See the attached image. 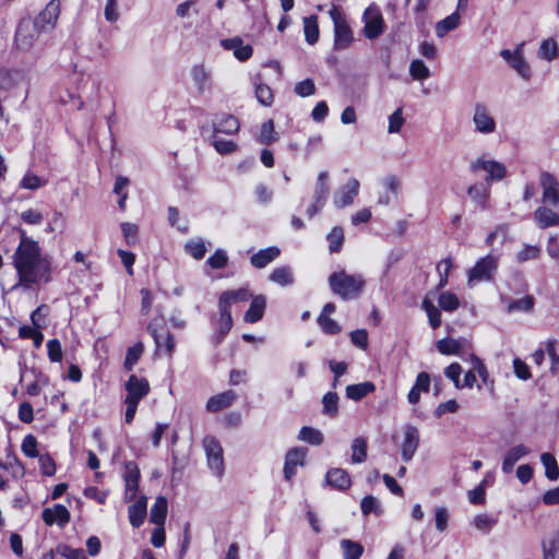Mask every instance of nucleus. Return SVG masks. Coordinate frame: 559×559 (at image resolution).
<instances>
[{"instance_id":"2","label":"nucleus","mask_w":559,"mask_h":559,"mask_svg":"<svg viewBox=\"0 0 559 559\" xmlns=\"http://www.w3.org/2000/svg\"><path fill=\"white\" fill-rule=\"evenodd\" d=\"M328 281L333 294L343 300L357 299L366 284L361 274H349L344 270L333 272Z\"/></svg>"},{"instance_id":"7","label":"nucleus","mask_w":559,"mask_h":559,"mask_svg":"<svg viewBox=\"0 0 559 559\" xmlns=\"http://www.w3.org/2000/svg\"><path fill=\"white\" fill-rule=\"evenodd\" d=\"M328 171H321L318 175L313 191L312 203L307 209V215L313 217L325 204L330 194V186L328 183Z\"/></svg>"},{"instance_id":"23","label":"nucleus","mask_w":559,"mask_h":559,"mask_svg":"<svg viewBox=\"0 0 559 559\" xmlns=\"http://www.w3.org/2000/svg\"><path fill=\"white\" fill-rule=\"evenodd\" d=\"M530 450L524 444H518L511 448L504 455L502 461V472L510 474L513 471L515 463L523 456L528 454Z\"/></svg>"},{"instance_id":"25","label":"nucleus","mask_w":559,"mask_h":559,"mask_svg":"<svg viewBox=\"0 0 559 559\" xmlns=\"http://www.w3.org/2000/svg\"><path fill=\"white\" fill-rule=\"evenodd\" d=\"M280 253H281V251L277 247H269L266 249H262V250L258 251L257 253H254L251 257L250 261L254 267L263 269L269 263L274 261L280 255Z\"/></svg>"},{"instance_id":"49","label":"nucleus","mask_w":559,"mask_h":559,"mask_svg":"<svg viewBox=\"0 0 559 559\" xmlns=\"http://www.w3.org/2000/svg\"><path fill=\"white\" fill-rule=\"evenodd\" d=\"M436 346L443 355H455L461 349V343L450 337L438 341Z\"/></svg>"},{"instance_id":"13","label":"nucleus","mask_w":559,"mask_h":559,"mask_svg":"<svg viewBox=\"0 0 559 559\" xmlns=\"http://www.w3.org/2000/svg\"><path fill=\"white\" fill-rule=\"evenodd\" d=\"M539 183L543 189V202L552 205L559 204V182L557 178L548 171H543L539 175Z\"/></svg>"},{"instance_id":"10","label":"nucleus","mask_w":559,"mask_h":559,"mask_svg":"<svg viewBox=\"0 0 559 559\" xmlns=\"http://www.w3.org/2000/svg\"><path fill=\"white\" fill-rule=\"evenodd\" d=\"M60 14V2L51 0L46 8L35 19L34 23L41 32H48L55 28Z\"/></svg>"},{"instance_id":"63","label":"nucleus","mask_w":559,"mask_h":559,"mask_svg":"<svg viewBox=\"0 0 559 559\" xmlns=\"http://www.w3.org/2000/svg\"><path fill=\"white\" fill-rule=\"evenodd\" d=\"M295 93L300 97H307L313 95L316 92L314 83L311 79H306L301 82H298L295 85Z\"/></svg>"},{"instance_id":"5","label":"nucleus","mask_w":559,"mask_h":559,"mask_svg":"<svg viewBox=\"0 0 559 559\" xmlns=\"http://www.w3.org/2000/svg\"><path fill=\"white\" fill-rule=\"evenodd\" d=\"M330 16L334 23V49L345 50L354 40L353 32L335 8L330 11Z\"/></svg>"},{"instance_id":"17","label":"nucleus","mask_w":559,"mask_h":559,"mask_svg":"<svg viewBox=\"0 0 559 559\" xmlns=\"http://www.w3.org/2000/svg\"><path fill=\"white\" fill-rule=\"evenodd\" d=\"M43 520L47 525L57 523L58 525L63 526L69 522L70 513L64 506L56 504L52 509H44Z\"/></svg>"},{"instance_id":"32","label":"nucleus","mask_w":559,"mask_h":559,"mask_svg":"<svg viewBox=\"0 0 559 559\" xmlns=\"http://www.w3.org/2000/svg\"><path fill=\"white\" fill-rule=\"evenodd\" d=\"M167 516V500L159 496L151 508L150 521L156 525H164Z\"/></svg>"},{"instance_id":"14","label":"nucleus","mask_w":559,"mask_h":559,"mask_svg":"<svg viewBox=\"0 0 559 559\" xmlns=\"http://www.w3.org/2000/svg\"><path fill=\"white\" fill-rule=\"evenodd\" d=\"M419 445V432L415 426L406 425L404 427V439L401 445L402 457L405 462L413 459Z\"/></svg>"},{"instance_id":"20","label":"nucleus","mask_w":559,"mask_h":559,"mask_svg":"<svg viewBox=\"0 0 559 559\" xmlns=\"http://www.w3.org/2000/svg\"><path fill=\"white\" fill-rule=\"evenodd\" d=\"M140 478V472L134 463L126 464L124 483H126V499H135L138 491V483Z\"/></svg>"},{"instance_id":"26","label":"nucleus","mask_w":559,"mask_h":559,"mask_svg":"<svg viewBox=\"0 0 559 559\" xmlns=\"http://www.w3.org/2000/svg\"><path fill=\"white\" fill-rule=\"evenodd\" d=\"M376 385L373 382L366 381L357 384H349L346 386V397L353 401H360L368 394L374 392Z\"/></svg>"},{"instance_id":"46","label":"nucleus","mask_w":559,"mask_h":559,"mask_svg":"<svg viewBox=\"0 0 559 559\" xmlns=\"http://www.w3.org/2000/svg\"><path fill=\"white\" fill-rule=\"evenodd\" d=\"M143 352L144 345L142 342H138L134 346L129 347L123 364L124 368L129 371L132 370L142 356Z\"/></svg>"},{"instance_id":"30","label":"nucleus","mask_w":559,"mask_h":559,"mask_svg":"<svg viewBox=\"0 0 559 559\" xmlns=\"http://www.w3.org/2000/svg\"><path fill=\"white\" fill-rule=\"evenodd\" d=\"M535 221L540 228H547L559 224V215L552 210L540 206L535 213Z\"/></svg>"},{"instance_id":"33","label":"nucleus","mask_w":559,"mask_h":559,"mask_svg":"<svg viewBox=\"0 0 559 559\" xmlns=\"http://www.w3.org/2000/svg\"><path fill=\"white\" fill-rule=\"evenodd\" d=\"M340 397L335 392H328L322 397V414L330 417L336 418L340 411Z\"/></svg>"},{"instance_id":"38","label":"nucleus","mask_w":559,"mask_h":559,"mask_svg":"<svg viewBox=\"0 0 559 559\" xmlns=\"http://www.w3.org/2000/svg\"><path fill=\"white\" fill-rule=\"evenodd\" d=\"M255 139L263 145H271L277 141L273 120H267L261 124L259 134Z\"/></svg>"},{"instance_id":"34","label":"nucleus","mask_w":559,"mask_h":559,"mask_svg":"<svg viewBox=\"0 0 559 559\" xmlns=\"http://www.w3.org/2000/svg\"><path fill=\"white\" fill-rule=\"evenodd\" d=\"M218 309L219 319L217 322L218 334L216 336V342L221 343L233 326V318L229 309L223 306H218Z\"/></svg>"},{"instance_id":"58","label":"nucleus","mask_w":559,"mask_h":559,"mask_svg":"<svg viewBox=\"0 0 559 559\" xmlns=\"http://www.w3.org/2000/svg\"><path fill=\"white\" fill-rule=\"evenodd\" d=\"M405 122L402 108H397L392 115L389 116V133H399Z\"/></svg>"},{"instance_id":"31","label":"nucleus","mask_w":559,"mask_h":559,"mask_svg":"<svg viewBox=\"0 0 559 559\" xmlns=\"http://www.w3.org/2000/svg\"><path fill=\"white\" fill-rule=\"evenodd\" d=\"M238 130L239 122L231 115H224L214 122V133L233 134Z\"/></svg>"},{"instance_id":"18","label":"nucleus","mask_w":559,"mask_h":559,"mask_svg":"<svg viewBox=\"0 0 559 559\" xmlns=\"http://www.w3.org/2000/svg\"><path fill=\"white\" fill-rule=\"evenodd\" d=\"M325 481L329 486L337 490H346L350 487L352 480L349 474L342 468H331L325 475Z\"/></svg>"},{"instance_id":"61","label":"nucleus","mask_w":559,"mask_h":559,"mask_svg":"<svg viewBox=\"0 0 559 559\" xmlns=\"http://www.w3.org/2000/svg\"><path fill=\"white\" fill-rule=\"evenodd\" d=\"M47 354L52 362H60L62 360V347L57 338L47 342Z\"/></svg>"},{"instance_id":"52","label":"nucleus","mask_w":559,"mask_h":559,"mask_svg":"<svg viewBox=\"0 0 559 559\" xmlns=\"http://www.w3.org/2000/svg\"><path fill=\"white\" fill-rule=\"evenodd\" d=\"M409 73L414 80H426L430 76L429 68L418 59L411 62Z\"/></svg>"},{"instance_id":"11","label":"nucleus","mask_w":559,"mask_h":559,"mask_svg":"<svg viewBox=\"0 0 559 559\" xmlns=\"http://www.w3.org/2000/svg\"><path fill=\"white\" fill-rule=\"evenodd\" d=\"M39 32L40 31L35 25V23L29 21H22L19 24L15 33V43L17 48L22 50L29 49L34 45Z\"/></svg>"},{"instance_id":"64","label":"nucleus","mask_w":559,"mask_h":559,"mask_svg":"<svg viewBox=\"0 0 559 559\" xmlns=\"http://www.w3.org/2000/svg\"><path fill=\"white\" fill-rule=\"evenodd\" d=\"M45 185V181L41 180L37 175L27 173L23 177L21 181V187L28 190H36Z\"/></svg>"},{"instance_id":"47","label":"nucleus","mask_w":559,"mask_h":559,"mask_svg":"<svg viewBox=\"0 0 559 559\" xmlns=\"http://www.w3.org/2000/svg\"><path fill=\"white\" fill-rule=\"evenodd\" d=\"M52 554H58L66 559H86L85 552L82 548H72L67 544H59Z\"/></svg>"},{"instance_id":"51","label":"nucleus","mask_w":559,"mask_h":559,"mask_svg":"<svg viewBox=\"0 0 559 559\" xmlns=\"http://www.w3.org/2000/svg\"><path fill=\"white\" fill-rule=\"evenodd\" d=\"M438 304L442 310L452 312L457 309L460 301L454 294L450 292H443L439 296Z\"/></svg>"},{"instance_id":"55","label":"nucleus","mask_w":559,"mask_h":559,"mask_svg":"<svg viewBox=\"0 0 559 559\" xmlns=\"http://www.w3.org/2000/svg\"><path fill=\"white\" fill-rule=\"evenodd\" d=\"M255 97L263 106H271L274 99L273 92L266 84L255 86Z\"/></svg>"},{"instance_id":"8","label":"nucleus","mask_w":559,"mask_h":559,"mask_svg":"<svg viewBox=\"0 0 559 559\" xmlns=\"http://www.w3.org/2000/svg\"><path fill=\"white\" fill-rule=\"evenodd\" d=\"M362 20L365 22L364 35L367 38L374 39L383 33V17L377 7H368L364 12Z\"/></svg>"},{"instance_id":"37","label":"nucleus","mask_w":559,"mask_h":559,"mask_svg":"<svg viewBox=\"0 0 559 559\" xmlns=\"http://www.w3.org/2000/svg\"><path fill=\"white\" fill-rule=\"evenodd\" d=\"M523 79H530L531 68L523 56V44L516 47V56L509 63Z\"/></svg>"},{"instance_id":"3","label":"nucleus","mask_w":559,"mask_h":559,"mask_svg":"<svg viewBox=\"0 0 559 559\" xmlns=\"http://www.w3.org/2000/svg\"><path fill=\"white\" fill-rule=\"evenodd\" d=\"M124 389L127 392L124 397L126 423L131 424L134 419L140 401L150 393V383L145 378L131 374L124 384Z\"/></svg>"},{"instance_id":"40","label":"nucleus","mask_w":559,"mask_h":559,"mask_svg":"<svg viewBox=\"0 0 559 559\" xmlns=\"http://www.w3.org/2000/svg\"><path fill=\"white\" fill-rule=\"evenodd\" d=\"M367 459V441L361 438H355L352 443V462L359 464Z\"/></svg>"},{"instance_id":"60","label":"nucleus","mask_w":559,"mask_h":559,"mask_svg":"<svg viewBox=\"0 0 559 559\" xmlns=\"http://www.w3.org/2000/svg\"><path fill=\"white\" fill-rule=\"evenodd\" d=\"M452 269V260L451 258H447L441 260L437 265V271L440 276L439 285L438 287H444L448 284V277L449 273Z\"/></svg>"},{"instance_id":"42","label":"nucleus","mask_w":559,"mask_h":559,"mask_svg":"<svg viewBox=\"0 0 559 559\" xmlns=\"http://www.w3.org/2000/svg\"><path fill=\"white\" fill-rule=\"evenodd\" d=\"M341 548L345 559H359L364 552V547L350 539H342Z\"/></svg>"},{"instance_id":"35","label":"nucleus","mask_w":559,"mask_h":559,"mask_svg":"<svg viewBox=\"0 0 559 559\" xmlns=\"http://www.w3.org/2000/svg\"><path fill=\"white\" fill-rule=\"evenodd\" d=\"M460 20H461V16H460V13L459 12H453L452 14H450L449 16H447L445 19L439 21L437 24H436V34L438 37H444L449 32L455 29L459 24H460Z\"/></svg>"},{"instance_id":"43","label":"nucleus","mask_w":559,"mask_h":559,"mask_svg":"<svg viewBox=\"0 0 559 559\" xmlns=\"http://www.w3.org/2000/svg\"><path fill=\"white\" fill-rule=\"evenodd\" d=\"M200 13L199 0H187L179 3L176 8V15L180 19H189Z\"/></svg>"},{"instance_id":"9","label":"nucleus","mask_w":559,"mask_h":559,"mask_svg":"<svg viewBox=\"0 0 559 559\" xmlns=\"http://www.w3.org/2000/svg\"><path fill=\"white\" fill-rule=\"evenodd\" d=\"M473 122L475 130L481 134H491L496 131V120L484 104L475 105Z\"/></svg>"},{"instance_id":"24","label":"nucleus","mask_w":559,"mask_h":559,"mask_svg":"<svg viewBox=\"0 0 559 559\" xmlns=\"http://www.w3.org/2000/svg\"><path fill=\"white\" fill-rule=\"evenodd\" d=\"M191 78L199 93H204L211 88V73L203 64H195L191 69Z\"/></svg>"},{"instance_id":"29","label":"nucleus","mask_w":559,"mask_h":559,"mask_svg":"<svg viewBox=\"0 0 559 559\" xmlns=\"http://www.w3.org/2000/svg\"><path fill=\"white\" fill-rule=\"evenodd\" d=\"M147 330L151 333L152 337L154 338L156 347L158 349L165 347L167 353L171 354L175 347L173 334L166 330L158 333L157 330L153 326V324H148Z\"/></svg>"},{"instance_id":"48","label":"nucleus","mask_w":559,"mask_h":559,"mask_svg":"<svg viewBox=\"0 0 559 559\" xmlns=\"http://www.w3.org/2000/svg\"><path fill=\"white\" fill-rule=\"evenodd\" d=\"M534 306V297L525 296L523 298L512 300L508 305V312H526L530 311Z\"/></svg>"},{"instance_id":"50","label":"nucleus","mask_w":559,"mask_h":559,"mask_svg":"<svg viewBox=\"0 0 559 559\" xmlns=\"http://www.w3.org/2000/svg\"><path fill=\"white\" fill-rule=\"evenodd\" d=\"M186 251L194 259L201 260L206 252L203 239H192L186 243Z\"/></svg>"},{"instance_id":"36","label":"nucleus","mask_w":559,"mask_h":559,"mask_svg":"<svg viewBox=\"0 0 559 559\" xmlns=\"http://www.w3.org/2000/svg\"><path fill=\"white\" fill-rule=\"evenodd\" d=\"M304 33L306 41L309 45H314L319 39L318 17L310 15L304 19Z\"/></svg>"},{"instance_id":"12","label":"nucleus","mask_w":559,"mask_h":559,"mask_svg":"<svg viewBox=\"0 0 559 559\" xmlns=\"http://www.w3.org/2000/svg\"><path fill=\"white\" fill-rule=\"evenodd\" d=\"M360 183L357 179L350 178L344 186L340 187L333 197V204L337 209L350 205L359 192Z\"/></svg>"},{"instance_id":"44","label":"nucleus","mask_w":559,"mask_h":559,"mask_svg":"<svg viewBox=\"0 0 559 559\" xmlns=\"http://www.w3.org/2000/svg\"><path fill=\"white\" fill-rule=\"evenodd\" d=\"M539 58L551 61L558 57V45L554 38H548L540 44L538 49Z\"/></svg>"},{"instance_id":"15","label":"nucleus","mask_w":559,"mask_h":559,"mask_svg":"<svg viewBox=\"0 0 559 559\" xmlns=\"http://www.w3.org/2000/svg\"><path fill=\"white\" fill-rule=\"evenodd\" d=\"M306 453V450L300 448H294L287 452L284 464V477L286 480H290L295 476L297 466L304 465Z\"/></svg>"},{"instance_id":"39","label":"nucleus","mask_w":559,"mask_h":559,"mask_svg":"<svg viewBox=\"0 0 559 559\" xmlns=\"http://www.w3.org/2000/svg\"><path fill=\"white\" fill-rule=\"evenodd\" d=\"M298 439L312 445H320L323 442V433L319 429L305 426L300 429Z\"/></svg>"},{"instance_id":"41","label":"nucleus","mask_w":559,"mask_h":559,"mask_svg":"<svg viewBox=\"0 0 559 559\" xmlns=\"http://www.w3.org/2000/svg\"><path fill=\"white\" fill-rule=\"evenodd\" d=\"M540 461L545 467L546 477L550 480H557L559 477V467L555 456L550 453H543Z\"/></svg>"},{"instance_id":"19","label":"nucleus","mask_w":559,"mask_h":559,"mask_svg":"<svg viewBox=\"0 0 559 559\" xmlns=\"http://www.w3.org/2000/svg\"><path fill=\"white\" fill-rule=\"evenodd\" d=\"M147 499L145 496H141L136 501L131 504L128 509L130 524L133 527H140L147 514Z\"/></svg>"},{"instance_id":"6","label":"nucleus","mask_w":559,"mask_h":559,"mask_svg":"<svg viewBox=\"0 0 559 559\" xmlns=\"http://www.w3.org/2000/svg\"><path fill=\"white\" fill-rule=\"evenodd\" d=\"M203 447L209 467L215 475L222 476L224 473V456L221 443L214 437L207 436L203 439Z\"/></svg>"},{"instance_id":"22","label":"nucleus","mask_w":559,"mask_h":559,"mask_svg":"<svg viewBox=\"0 0 559 559\" xmlns=\"http://www.w3.org/2000/svg\"><path fill=\"white\" fill-rule=\"evenodd\" d=\"M237 395L234 391L228 390L209 399L206 409L211 413L219 412L233 404Z\"/></svg>"},{"instance_id":"21","label":"nucleus","mask_w":559,"mask_h":559,"mask_svg":"<svg viewBox=\"0 0 559 559\" xmlns=\"http://www.w3.org/2000/svg\"><path fill=\"white\" fill-rule=\"evenodd\" d=\"M252 297L247 288H238L236 290L224 292L218 299V306H223L230 310L231 306L237 302H245Z\"/></svg>"},{"instance_id":"16","label":"nucleus","mask_w":559,"mask_h":559,"mask_svg":"<svg viewBox=\"0 0 559 559\" xmlns=\"http://www.w3.org/2000/svg\"><path fill=\"white\" fill-rule=\"evenodd\" d=\"M473 170L483 169L488 173L486 181L501 180L506 176V167L503 164L496 160L477 159L472 165Z\"/></svg>"},{"instance_id":"28","label":"nucleus","mask_w":559,"mask_h":559,"mask_svg":"<svg viewBox=\"0 0 559 559\" xmlns=\"http://www.w3.org/2000/svg\"><path fill=\"white\" fill-rule=\"evenodd\" d=\"M543 559H559V531L542 540Z\"/></svg>"},{"instance_id":"54","label":"nucleus","mask_w":559,"mask_h":559,"mask_svg":"<svg viewBox=\"0 0 559 559\" xmlns=\"http://www.w3.org/2000/svg\"><path fill=\"white\" fill-rule=\"evenodd\" d=\"M37 447L38 442L36 438L33 435H27L22 441L21 450L28 457H37L39 456Z\"/></svg>"},{"instance_id":"45","label":"nucleus","mask_w":559,"mask_h":559,"mask_svg":"<svg viewBox=\"0 0 559 559\" xmlns=\"http://www.w3.org/2000/svg\"><path fill=\"white\" fill-rule=\"evenodd\" d=\"M270 280L278 285L286 286V285H290L294 282V276H293L290 267L281 266V267L275 269L270 274Z\"/></svg>"},{"instance_id":"62","label":"nucleus","mask_w":559,"mask_h":559,"mask_svg":"<svg viewBox=\"0 0 559 559\" xmlns=\"http://www.w3.org/2000/svg\"><path fill=\"white\" fill-rule=\"evenodd\" d=\"M539 252L540 250L538 247L526 245L516 253V261L523 263L530 260H535L538 258Z\"/></svg>"},{"instance_id":"1","label":"nucleus","mask_w":559,"mask_h":559,"mask_svg":"<svg viewBox=\"0 0 559 559\" xmlns=\"http://www.w3.org/2000/svg\"><path fill=\"white\" fill-rule=\"evenodd\" d=\"M12 259L17 275V283L14 287L31 289L51 281V258L43 253L39 243L27 237L23 229L20 230V243Z\"/></svg>"},{"instance_id":"59","label":"nucleus","mask_w":559,"mask_h":559,"mask_svg":"<svg viewBox=\"0 0 559 559\" xmlns=\"http://www.w3.org/2000/svg\"><path fill=\"white\" fill-rule=\"evenodd\" d=\"M228 263V257L223 249H217L214 254H212L207 260L206 264L212 269L218 270L223 269Z\"/></svg>"},{"instance_id":"27","label":"nucleus","mask_w":559,"mask_h":559,"mask_svg":"<svg viewBox=\"0 0 559 559\" xmlns=\"http://www.w3.org/2000/svg\"><path fill=\"white\" fill-rule=\"evenodd\" d=\"M265 297L262 295L252 298L247 312L245 313V321L255 323L262 319L265 309Z\"/></svg>"},{"instance_id":"4","label":"nucleus","mask_w":559,"mask_h":559,"mask_svg":"<svg viewBox=\"0 0 559 559\" xmlns=\"http://www.w3.org/2000/svg\"><path fill=\"white\" fill-rule=\"evenodd\" d=\"M499 264V257L488 254L480 258L476 264L468 271L467 283L474 286L481 282H490L493 280Z\"/></svg>"},{"instance_id":"53","label":"nucleus","mask_w":559,"mask_h":559,"mask_svg":"<svg viewBox=\"0 0 559 559\" xmlns=\"http://www.w3.org/2000/svg\"><path fill=\"white\" fill-rule=\"evenodd\" d=\"M329 248L331 252L341 250L344 241V233L341 227H334L328 235Z\"/></svg>"},{"instance_id":"56","label":"nucleus","mask_w":559,"mask_h":559,"mask_svg":"<svg viewBox=\"0 0 559 559\" xmlns=\"http://www.w3.org/2000/svg\"><path fill=\"white\" fill-rule=\"evenodd\" d=\"M497 524V519L489 514H478L474 518V525L477 530L489 532Z\"/></svg>"},{"instance_id":"57","label":"nucleus","mask_w":559,"mask_h":559,"mask_svg":"<svg viewBox=\"0 0 559 559\" xmlns=\"http://www.w3.org/2000/svg\"><path fill=\"white\" fill-rule=\"evenodd\" d=\"M318 323L320 328L328 334H337L341 332V326L337 324V322L325 313H320L318 317Z\"/></svg>"}]
</instances>
